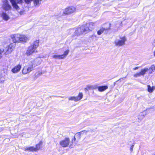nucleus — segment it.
Segmentation results:
<instances>
[{
    "instance_id": "f257e3e1",
    "label": "nucleus",
    "mask_w": 155,
    "mask_h": 155,
    "mask_svg": "<svg viewBox=\"0 0 155 155\" xmlns=\"http://www.w3.org/2000/svg\"><path fill=\"white\" fill-rule=\"evenodd\" d=\"M11 3L13 8L17 11H18L20 8L18 4L21 5L23 3V0H9ZM41 0H24L25 3L29 4L31 3V1H33L34 4L36 6L40 4Z\"/></svg>"
},
{
    "instance_id": "f03ea898",
    "label": "nucleus",
    "mask_w": 155,
    "mask_h": 155,
    "mask_svg": "<svg viewBox=\"0 0 155 155\" xmlns=\"http://www.w3.org/2000/svg\"><path fill=\"white\" fill-rule=\"evenodd\" d=\"M98 24V22L96 21L87 23L85 25H83L84 26L85 30L87 33L92 31L94 29L95 26L97 25Z\"/></svg>"
},
{
    "instance_id": "7ed1b4c3",
    "label": "nucleus",
    "mask_w": 155,
    "mask_h": 155,
    "mask_svg": "<svg viewBox=\"0 0 155 155\" xmlns=\"http://www.w3.org/2000/svg\"><path fill=\"white\" fill-rule=\"evenodd\" d=\"M127 39L124 35L120 36L117 38L114 42V44L117 46H121L124 45Z\"/></svg>"
},
{
    "instance_id": "20e7f679",
    "label": "nucleus",
    "mask_w": 155,
    "mask_h": 155,
    "mask_svg": "<svg viewBox=\"0 0 155 155\" xmlns=\"http://www.w3.org/2000/svg\"><path fill=\"white\" fill-rule=\"evenodd\" d=\"M42 60L41 58H38L35 59H31L28 62V64L34 68L35 66L40 64Z\"/></svg>"
},
{
    "instance_id": "39448f33",
    "label": "nucleus",
    "mask_w": 155,
    "mask_h": 155,
    "mask_svg": "<svg viewBox=\"0 0 155 155\" xmlns=\"http://www.w3.org/2000/svg\"><path fill=\"white\" fill-rule=\"evenodd\" d=\"M76 11L75 7L71 6L65 8L63 11V14L64 15H70L75 12Z\"/></svg>"
},
{
    "instance_id": "423d86ee",
    "label": "nucleus",
    "mask_w": 155,
    "mask_h": 155,
    "mask_svg": "<svg viewBox=\"0 0 155 155\" xmlns=\"http://www.w3.org/2000/svg\"><path fill=\"white\" fill-rule=\"evenodd\" d=\"M86 33L85 30L84 26L82 25L77 28L74 32V35L76 36H79L83 33Z\"/></svg>"
},
{
    "instance_id": "0eeeda50",
    "label": "nucleus",
    "mask_w": 155,
    "mask_h": 155,
    "mask_svg": "<svg viewBox=\"0 0 155 155\" xmlns=\"http://www.w3.org/2000/svg\"><path fill=\"white\" fill-rule=\"evenodd\" d=\"M2 7L3 9L6 11H9L12 8L8 0H3Z\"/></svg>"
},
{
    "instance_id": "6e6552de",
    "label": "nucleus",
    "mask_w": 155,
    "mask_h": 155,
    "mask_svg": "<svg viewBox=\"0 0 155 155\" xmlns=\"http://www.w3.org/2000/svg\"><path fill=\"white\" fill-rule=\"evenodd\" d=\"M70 142V139L68 137H66L64 139L60 142V145L62 147H68Z\"/></svg>"
},
{
    "instance_id": "1a4fd4ad",
    "label": "nucleus",
    "mask_w": 155,
    "mask_h": 155,
    "mask_svg": "<svg viewBox=\"0 0 155 155\" xmlns=\"http://www.w3.org/2000/svg\"><path fill=\"white\" fill-rule=\"evenodd\" d=\"M83 97V94L82 93H79L77 96H72L68 98L69 100L77 102L81 100Z\"/></svg>"
},
{
    "instance_id": "9d476101",
    "label": "nucleus",
    "mask_w": 155,
    "mask_h": 155,
    "mask_svg": "<svg viewBox=\"0 0 155 155\" xmlns=\"http://www.w3.org/2000/svg\"><path fill=\"white\" fill-rule=\"evenodd\" d=\"M36 52H37V50L32 47V46L30 45L26 51V54L28 56H29Z\"/></svg>"
},
{
    "instance_id": "9b49d317",
    "label": "nucleus",
    "mask_w": 155,
    "mask_h": 155,
    "mask_svg": "<svg viewBox=\"0 0 155 155\" xmlns=\"http://www.w3.org/2000/svg\"><path fill=\"white\" fill-rule=\"evenodd\" d=\"M33 68H34L29 66L28 64L27 65L24 67L22 70V73L23 74H26L32 71Z\"/></svg>"
},
{
    "instance_id": "f8f14e48",
    "label": "nucleus",
    "mask_w": 155,
    "mask_h": 155,
    "mask_svg": "<svg viewBox=\"0 0 155 155\" xmlns=\"http://www.w3.org/2000/svg\"><path fill=\"white\" fill-rule=\"evenodd\" d=\"M33 68H34L29 66L28 64L27 65L24 67L22 70V73L23 74H26L32 71Z\"/></svg>"
},
{
    "instance_id": "ddd939ff",
    "label": "nucleus",
    "mask_w": 155,
    "mask_h": 155,
    "mask_svg": "<svg viewBox=\"0 0 155 155\" xmlns=\"http://www.w3.org/2000/svg\"><path fill=\"white\" fill-rule=\"evenodd\" d=\"M20 37V35L19 34H16L11 36V38L12 41L14 43H19V38Z\"/></svg>"
},
{
    "instance_id": "4468645a",
    "label": "nucleus",
    "mask_w": 155,
    "mask_h": 155,
    "mask_svg": "<svg viewBox=\"0 0 155 155\" xmlns=\"http://www.w3.org/2000/svg\"><path fill=\"white\" fill-rule=\"evenodd\" d=\"M21 68L20 64H18L14 67L11 70V71L13 73H16L19 72Z\"/></svg>"
},
{
    "instance_id": "2eb2a0df",
    "label": "nucleus",
    "mask_w": 155,
    "mask_h": 155,
    "mask_svg": "<svg viewBox=\"0 0 155 155\" xmlns=\"http://www.w3.org/2000/svg\"><path fill=\"white\" fill-rule=\"evenodd\" d=\"M19 43H26L29 40L28 37L24 35H20Z\"/></svg>"
},
{
    "instance_id": "dca6fc26",
    "label": "nucleus",
    "mask_w": 155,
    "mask_h": 155,
    "mask_svg": "<svg viewBox=\"0 0 155 155\" xmlns=\"http://www.w3.org/2000/svg\"><path fill=\"white\" fill-rule=\"evenodd\" d=\"M0 15L2 19L5 21H7L10 18L9 16L6 12H3L0 13Z\"/></svg>"
},
{
    "instance_id": "f3484780",
    "label": "nucleus",
    "mask_w": 155,
    "mask_h": 155,
    "mask_svg": "<svg viewBox=\"0 0 155 155\" xmlns=\"http://www.w3.org/2000/svg\"><path fill=\"white\" fill-rule=\"evenodd\" d=\"M147 89L148 92L152 93L155 90V86H151L150 85H147Z\"/></svg>"
},
{
    "instance_id": "a211bd4d",
    "label": "nucleus",
    "mask_w": 155,
    "mask_h": 155,
    "mask_svg": "<svg viewBox=\"0 0 155 155\" xmlns=\"http://www.w3.org/2000/svg\"><path fill=\"white\" fill-rule=\"evenodd\" d=\"M147 114V112L145 110L142 112H140L138 116V119L140 120H142L144 118L145 116Z\"/></svg>"
},
{
    "instance_id": "6ab92c4d",
    "label": "nucleus",
    "mask_w": 155,
    "mask_h": 155,
    "mask_svg": "<svg viewBox=\"0 0 155 155\" xmlns=\"http://www.w3.org/2000/svg\"><path fill=\"white\" fill-rule=\"evenodd\" d=\"M39 41L38 40H37L34 41L31 46H32L33 48L37 50V48L38 47L39 45Z\"/></svg>"
},
{
    "instance_id": "aec40b11",
    "label": "nucleus",
    "mask_w": 155,
    "mask_h": 155,
    "mask_svg": "<svg viewBox=\"0 0 155 155\" xmlns=\"http://www.w3.org/2000/svg\"><path fill=\"white\" fill-rule=\"evenodd\" d=\"M148 71H149V69L147 68H145L141 69L140 71L141 76H143L145 75Z\"/></svg>"
},
{
    "instance_id": "412c9836",
    "label": "nucleus",
    "mask_w": 155,
    "mask_h": 155,
    "mask_svg": "<svg viewBox=\"0 0 155 155\" xmlns=\"http://www.w3.org/2000/svg\"><path fill=\"white\" fill-rule=\"evenodd\" d=\"M97 88L99 91L102 92L107 89L108 88V86H100L98 87Z\"/></svg>"
},
{
    "instance_id": "4be33fe9",
    "label": "nucleus",
    "mask_w": 155,
    "mask_h": 155,
    "mask_svg": "<svg viewBox=\"0 0 155 155\" xmlns=\"http://www.w3.org/2000/svg\"><path fill=\"white\" fill-rule=\"evenodd\" d=\"M108 29L107 28H101L100 30H98L97 31V34L98 35H101L102 33H103L104 31H105L107 30Z\"/></svg>"
},
{
    "instance_id": "5701e85b",
    "label": "nucleus",
    "mask_w": 155,
    "mask_h": 155,
    "mask_svg": "<svg viewBox=\"0 0 155 155\" xmlns=\"http://www.w3.org/2000/svg\"><path fill=\"white\" fill-rule=\"evenodd\" d=\"M42 143H43L42 141H40L39 143L36 145V147H35L36 151L41 148Z\"/></svg>"
},
{
    "instance_id": "b1692460",
    "label": "nucleus",
    "mask_w": 155,
    "mask_h": 155,
    "mask_svg": "<svg viewBox=\"0 0 155 155\" xmlns=\"http://www.w3.org/2000/svg\"><path fill=\"white\" fill-rule=\"evenodd\" d=\"M25 151L28 150L30 151H36L35 148L34 147H26L25 148Z\"/></svg>"
},
{
    "instance_id": "393cba45",
    "label": "nucleus",
    "mask_w": 155,
    "mask_h": 155,
    "mask_svg": "<svg viewBox=\"0 0 155 155\" xmlns=\"http://www.w3.org/2000/svg\"><path fill=\"white\" fill-rule=\"evenodd\" d=\"M149 69V74L152 73L155 70V66L154 65H152Z\"/></svg>"
},
{
    "instance_id": "a878e982",
    "label": "nucleus",
    "mask_w": 155,
    "mask_h": 155,
    "mask_svg": "<svg viewBox=\"0 0 155 155\" xmlns=\"http://www.w3.org/2000/svg\"><path fill=\"white\" fill-rule=\"evenodd\" d=\"M52 58L55 59H63L61 55H54L52 56Z\"/></svg>"
},
{
    "instance_id": "bb28decb",
    "label": "nucleus",
    "mask_w": 155,
    "mask_h": 155,
    "mask_svg": "<svg viewBox=\"0 0 155 155\" xmlns=\"http://www.w3.org/2000/svg\"><path fill=\"white\" fill-rule=\"evenodd\" d=\"M12 48H10L8 47L6 48L4 50L5 53L6 54H8L11 53L12 51Z\"/></svg>"
},
{
    "instance_id": "cd10ccee",
    "label": "nucleus",
    "mask_w": 155,
    "mask_h": 155,
    "mask_svg": "<svg viewBox=\"0 0 155 155\" xmlns=\"http://www.w3.org/2000/svg\"><path fill=\"white\" fill-rule=\"evenodd\" d=\"M69 52V50L68 49L67 50L64 51V54L61 55L63 59L64 58L67 56Z\"/></svg>"
},
{
    "instance_id": "c85d7f7f",
    "label": "nucleus",
    "mask_w": 155,
    "mask_h": 155,
    "mask_svg": "<svg viewBox=\"0 0 155 155\" xmlns=\"http://www.w3.org/2000/svg\"><path fill=\"white\" fill-rule=\"evenodd\" d=\"M141 76L140 73V72L136 73L134 75V77L135 78H137L138 77Z\"/></svg>"
},
{
    "instance_id": "c756f323",
    "label": "nucleus",
    "mask_w": 155,
    "mask_h": 155,
    "mask_svg": "<svg viewBox=\"0 0 155 155\" xmlns=\"http://www.w3.org/2000/svg\"><path fill=\"white\" fill-rule=\"evenodd\" d=\"M8 47L9 48H12V49H13L15 47V45H13V44H10Z\"/></svg>"
},
{
    "instance_id": "7c9ffc66",
    "label": "nucleus",
    "mask_w": 155,
    "mask_h": 155,
    "mask_svg": "<svg viewBox=\"0 0 155 155\" xmlns=\"http://www.w3.org/2000/svg\"><path fill=\"white\" fill-rule=\"evenodd\" d=\"M93 88V86L90 85H88L87 86V90H90Z\"/></svg>"
},
{
    "instance_id": "2f4dec72",
    "label": "nucleus",
    "mask_w": 155,
    "mask_h": 155,
    "mask_svg": "<svg viewBox=\"0 0 155 155\" xmlns=\"http://www.w3.org/2000/svg\"><path fill=\"white\" fill-rule=\"evenodd\" d=\"M4 50H1L0 49V58L1 57V54L3 52Z\"/></svg>"
},
{
    "instance_id": "473e14b6",
    "label": "nucleus",
    "mask_w": 155,
    "mask_h": 155,
    "mask_svg": "<svg viewBox=\"0 0 155 155\" xmlns=\"http://www.w3.org/2000/svg\"><path fill=\"white\" fill-rule=\"evenodd\" d=\"M134 147V145H132L130 148V151L132 152L133 151V149Z\"/></svg>"
},
{
    "instance_id": "72a5a7b5",
    "label": "nucleus",
    "mask_w": 155,
    "mask_h": 155,
    "mask_svg": "<svg viewBox=\"0 0 155 155\" xmlns=\"http://www.w3.org/2000/svg\"><path fill=\"white\" fill-rule=\"evenodd\" d=\"M139 68V67H135L134 68V70H137Z\"/></svg>"
},
{
    "instance_id": "f704fd0d",
    "label": "nucleus",
    "mask_w": 155,
    "mask_h": 155,
    "mask_svg": "<svg viewBox=\"0 0 155 155\" xmlns=\"http://www.w3.org/2000/svg\"><path fill=\"white\" fill-rule=\"evenodd\" d=\"M23 13H24V12L23 11H21L20 12V15H22L23 14Z\"/></svg>"
},
{
    "instance_id": "c9c22d12",
    "label": "nucleus",
    "mask_w": 155,
    "mask_h": 155,
    "mask_svg": "<svg viewBox=\"0 0 155 155\" xmlns=\"http://www.w3.org/2000/svg\"><path fill=\"white\" fill-rule=\"evenodd\" d=\"M153 45H155V39L154 40L153 42Z\"/></svg>"
},
{
    "instance_id": "e433bc0d",
    "label": "nucleus",
    "mask_w": 155,
    "mask_h": 155,
    "mask_svg": "<svg viewBox=\"0 0 155 155\" xmlns=\"http://www.w3.org/2000/svg\"><path fill=\"white\" fill-rule=\"evenodd\" d=\"M77 136H78V137H79L80 136V135L79 134H77Z\"/></svg>"
},
{
    "instance_id": "4c0bfd02",
    "label": "nucleus",
    "mask_w": 155,
    "mask_h": 155,
    "mask_svg": "<svg viewBox=\"0 0 155 155\" xmlns=\"http://www.w3.org/2000/svg\"><path fill=\"white\" fill-rule=\"evenodd\" d=\"M76 140V138H75V137H74V140Z\"/></svg>"
},
{
    "instance_id": "58836bf2",
    "label": "nucleus",
    "mask_w": 155,
    "mask_h": 155,
    "mask_svg": "<svg viewBox=\"0 0 155 155\" xmlns=\"http://www.w3.org/2000/svg\"><path fill=\"white\" fill-rule=\"evenodd\" d=\"M71 31H73V29H71Z\"/></svg>"
}]
</instances>
